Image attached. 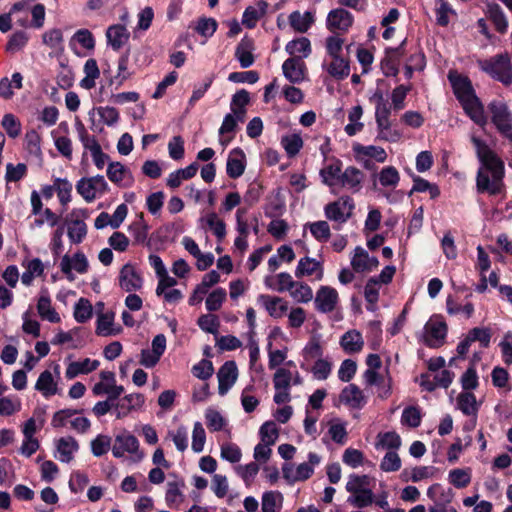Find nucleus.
I'll return each mask as SVG.
<instances>
[{"instance_id": "nucleus-31", "label": "nucleus", "mask_w": 512, "mask_h": 512, "mask_svg": "<svg viewBox=\"0 0 512 512\" xmlns=\"http://www.w3.org/2000/svg\"><path fill=\"white\" fill-rule=\"evenodd\" d=\"M79 449L77 441L73 437H62L57 443L58 459L61 462L69 463L73 459V454Z\"/></svg>"}, {"instance_id": "nucleus-55", "label": "nucleus", "mask_w": 512, "mask_h": 512, "mask_svg": "<svg viewBox=\"0 0 512 512\" xmlns=\"http://www.w3.org/2000/svg\"><path fill=\"white\" fill-rule=\"evenodd\" d=\"M365 300L370 304L367 306V309L370 311H374V305L379 299V289H378V279L370 278L364 289Z\"/></svg>"}, {"instance_id": "nucleus-7", "label": "nucleus", "mask_w": 512, "mask_h": 512, "mask_svg": "<svg viewBox=\"0 0 512 512\" xmlns=\"http://www.w3.org/2000/svg\"><path fill=\"white\" fill-rule=\"evenodd\" d=\"M425 343L432 348L439 347L443 344L447 334V325L438 318L430 319L424 327Z\"/></svg>"}, {"instance_id": "nucleus-43", "label": "nucleus", "mask_w": 512, "mask_h": 512, "mask_svg": "<svg viewBox=\"0 0 512 512\" xmlns=\"http://www.w3.org/2000/svg\"><path fill=\"white\" fill-rule=\"evenodd\" d=\"M347 498V502L359 509L370 506L374 503V494L372 490H362L359 492H351Z\"/></svg>"}, {"instance_id": "nucleus-51", "label": "nucleus", "mask_w": 512, "mask_h": 512, "mask_svg": "<svg viewBox=\"0 0 512 512\" xmlns=\"http://www.w3.org/2000/svg\"><path fill=\"white\" fill-rule=\"evenodd\" d=\"M167 437L175 444L178 451L183 452L188 447V432L186 427L179 426L176 430L168 431Z\"/></svg>"}, {"instance_id": "nucleus-28", "label": "nucleus", "mask_w": 512, "mask_h": 512, "mask_svg": "<svg viewBox=\"0 0 512 512\" xmlns=\"http://www.w3.org/2000/svg\"><path fill=\"white\" fill-rule=\"evenodd\" d=\"M99 364L98 360H91L89 358L83 361L71 362L66 369L65 376L67 379H73L79 374H87L96 370Z\"/></svg>"}, {"instance_id": "nucleus-58", "label": "nucleus", "mask_w": 512, "mask_h": 512, "mask_svg": "<svg viewBox=\"0 0 512 512\" xmlns=\"http://www.w3.org/2000/svg\"><path fill=\"white\" fill-rule=\"evenodd\" d=\"M313 237L320 242H327L331 236L329 224L326 221H316L309 224Z\"/></svg>"}, {"instance_id": "nucleus-9", "label": "nucleus", "mask_w": 512, "mask_h": 512, "mask_svg": "<svg viewBox=\"0 0 512 512\" xmlns=\"http://www.w3.org/2000/svg\"><path fill=\"white\" fill-rule=\"evenodd\" d=\"M460 103L473 122L479 126L486 125L487 117L484 113V106L475 94L467 93Z\"/></svg>"}, {"instance_id": "nucleus-37", "label": "nucleus", "mask_w": 512, "mask_h": 512, "mask_svg": "<svg viewBox=\"0 0 512 512\" xmlns=\"http://www.w3.org/2000/svg\"><path fill=\"white\" fill-rule=\"evenodd\" d=\"M340 344L347 353L359 352L363 347V338L360 332L350 330L341 337Z\"/></svg>"}, {"instance_id": "nucleus-53", "label": "nucleus", "mask_w": 512, "mask_h": 512, "mask_svg": "<svg viewBox=\"0 0 512 512\" xmlns=\"http://www.w3.org/2000/svg\"><path fill=\"white\" fill-rule=\"evenodd\" d=\"M55 187L60 203L66 206L71 201L72 184L67 179L55 178Z\"/></svg>"}, {"instance_id": "nucleus-34", "label": "nucleus", "mask_w": 512, "mask_h": 512, "mask_svg": "<svg viewBox=\"0 0 512 512\" xmlns=\"http://www.w3.org/2000/svg\"><path fill=\"white\" fill-rule=\"evenodd\" d=\"M85 77L80 81V86L84 89L90 90L95 87L96 79L100 76V70L97 61L89 58L83 67Z\"/></svg>"}, {"instance_id": "nucleus-21", "label": "nucleus", "mask_w": 512, "mask_h": 512, "mask_svg": "<svg viewBox=\"0 0 512 512\" xmlns=\"http://www.w3.org/2000/svg\"><path fill=\"white\" fill-rule=\"evenodd\" d=\"M341 166L342 163L339 160H335L334 162L323 167L319 172L322 182L330 187L332 192H336V188H338V184L343 172L341 170Z\"/></svg>"}, {"instance_id": "nucleus-1", "label": "nucleus", "mask_w": 512, "mask_h": 512, "mask_svg": "<svg viewBox=\"0 0 512 512\" xmlns=\"http://www.w3.org/2000/svg\"><path fill=\"white\" fill-rule=\"evenodd\" d=\"M471 142L481 164L476 176L477 191L489 195L501 194L504 189L503 161L480 138L472 136Z\"/></svg>"}, {"instance_id": "nucleus-11", "label": "nucleus", "mask_w": 512, "mask_h": 512, "mask_svg": "<svg viewBox=\"0 0 512 512\" xmlns=\"http://www.w3.org/2000/svg\"><path fill=\"white\" fill-rule=\"evenodd\" d=\"M119 286L126 292H133L141 289L143 279L136 268L130 264H125L119 272Z\"/></svg>"}, {"instance_id": "nucleus-24", "label": "nucleus", "mask_w": 512, "mask_h": 512, "mask_svg": "<svg viewBox=\"0 0 512 512\" xmlns=\"http://www.w3.org/2000/svg\"><path fill=\"white\" fill-rule=\"evenodd\" d=\"M267 8L268 3L264 0L258 1L254 6H248L243 13V25L249 29L254 28L257 21L266 14Z\"/></svg>"}, {"instance_id": "nucleus-64", "label": "nucleus", "mask_w": 512, "mask_h": 512, "mask_svg": "<svg viewBox=\"0 0 512 512\" xmlns=\"http://www.w3.org/2000/svg\"><path fill=\"white\" fill-rule=\"evenodd\" d=\"M207 427L210 431H220L224 427L226 421L223 416L214 409H207L205 412Z\"/></svg>"}, {"instance_id": "nucleus-46", "label": "nucleus", "mask_w": 512, "mask_h": 512, "mask_svg": "<svg viewBox=\"0 0 512 512\" xmlns=\"http://www.w3.org/2000/svg\"><path fill=\"white\" fill-rule=\"evenodd\" d=\"M371 478L368 475L351 474L346 483L347 492H359L362 490H372L370 486Z\"/></svg>"}, {"instance_id": "nucleus-60", "label": "nucleus", "mask_w": 512, "mask_h": 512, "mask_svg": "<svg viewBox=\"0 0 512 512\" xmlns=\"http://www.w3.org/2000/svg\"><path fill=\"white\" fill-rule=\"evenodd\" d=\"M410 90L411 86L405 85H399L393 89L391 94V105L394 110L399 111L405 107V98Z\"/></svg>"}, {"instance_id": "nucleus-36", "label": "nucleus", "mask_w": 512, "mask_h": 512, "mask_svg": "<svg viewBox=\"0 0 512 512\" xmlns=\"http://www.w3.org/2000/svg\"><path fill=\"white\" fill-rule=\"evenodd\" d=\"M252 42L248 39H242L235 50V57L239 61L242 68H248L254 63L252 54Z\"/></svg>"}, {"instance_id": "nucleus-29", "label": "nucleus", "mask_w": 512, "mask_h": 512, "mask_svg": "<svg viewBox=\"0 0 512 512\" xmlns=\"http://www.w3.org/2000/svg\"><path fill=\"white\" fill-rule=\"evenodd\" d=\"M35 389L45 398H49L58 393L57 383L54 381L53 375L49 370H45L39 375Z\"/></svg>"}, {"instance_id": "nucleus-10", "label": "nucleus", "mask_w": 512, "mask_h": 512, "mask_svg": "<svg viewBox=\"0 0 512 512\" xmlns=\"http://www.w3.org/2000/svg\"><path fill=\"white\" fill-rule=\"evenodd\" d=\"M238 377V369L234 361H226L218 370V392L221 396L227 392L235 384Z\"/></svg>"}, {"instance_id": "nucleus-32", "label": "nucleus", "mask_w": 512, "mask_h": 512, "mask_svg": "<svg viewBox=\"0 0 512 512\" xmlns=\"http://www.w3.org/2000/svg\"><path fill=\"white\" fill-rule=\"evenodd\" d=\"M285 50L293 57L307 58L311 54V43L306 37H300L289 41L286 44Z\"/></svg>"}, {"instance_id": "nucleus-16", "label": "nucleus", "mask_w": 512, "mask_h": 512, "mask_svg": "<svg viewBox=\"0 0 512 512\" xmlns=\"http://www.w3.org/2000/svg\"><path fill=\"white\" fill-rule=\"evenodd\" d=\"M283 75L291 83H301L305 78L306 65L300 57H290L282 64Z\"/></svg>"}, {"instance_id": "nucleus-6", "label": "nucleus", "mask_w": 512, "mask_h": 512, "mask_svg": "<svg viewBox=\"0 0 512 512\" xmlns=\"http://www.w3.org/2000/svg\"><path fill=\"white\" fill-rule=\"evenodd\" d=\"M354 209L353 200L350 197H342L337 201L331 202L325 206V216L339 224L345 223Z\"/></svg>"}, {"instance_id": "nucleus-61", "label": "nucleus", "mask_w": 512, "mask_h": 512, "mask_svg": "<svg viewBox=\"0 0 512 512\" xmlns=\"http://www.w3.org/2000/svg\"><path fill=\"white\" fill-rule=\"evenodd\" d=\"M281 143L289 156H295L303 146L302 138L297 134L282 137Z\"/></svg>"}, {"instance_id": "nucleus-59", "label": "nucleus", "mask_w": 512, "mask_h": 512, "mask_svg": "<svg viewBox=\"0 0 512 512\" xmlns=\"http://www.w3.org/2000/svg\"><path fill=\"white\" fill-rule=\"evenodd\" d=\"M226 298V291L223 288L213 290L206 298V309L209 312L217 311L221 308L223 301Z\"/></svg>"}, {"instance_id": "nucleus-25", "label": "nucleus", "mask_w": 512, "mask_h": 512, "mask_svg": "<svg viewBox=\"0 0 512 512\" xmlns=\"http://www.w3.org/2000/svg\"><path fill=\"white\" fill-rule=\"evenodd\" d=\"M317 272V279L321 280L323 277V269L321 263L314 258L303 257L299 260L295 270V276L301 278L303 276H310Z\"/></svg>"}, {"instance_id": "nucleus-23", "label": "nucleus", "mask_w": 512, "mask_h": 512, "mask_svg": "<svg viewBox=\"0 0 512 512\" xmlns=\"http://www.w3.org/2000/svg\"><path fill=\"white\" fill-rule=\"evenodd\" d=\"M245 155L240 148L231 150L226 164V172L230 178H239L245 170Z\"/></svg>"}, {"instance_id": "nucleus-47", "label": "nucleus", "mask_w": 512, "mask_h": 512, "mask_svg": "<svg viewBox=\"0 0 512 512\" xmlns=\"http://www.w3.org/2000/svg\"><path fill=\"white\" fill-rule=\"evenodd\" d=\"M355 152L358 155H362L371 159H375L379 163H383L387 159V153L386 151L379 146L369 145V146H362L359 145L355 147Z\"/></svg>"}, {"instance_id": "nucleus-30", "label": "nucleus", "mask_w": 512, "mask_h": 512, "mask_svg": "<svg viewBox=\"0 0 512 512\" xmlns=\"http://www.w3.org/2000/svg\"><path fill=\"white\" fill-rule=\"evenodd\" d=\"M289 23L295 31L305 33L314 23V14L310 11H306L303 14L299 11H294L289 15Z\"/></svg>"}, {"instance_id": "nucleus-35", "label": "nucleus", "mask_w": 512, "mask_h": 512, "mask_svg": "<svg viewBox=\"0 0 512 512\" xmlns=\"http://www.w3.org/2000/svg\"><path fill=\"white\" fill-rule=\"evenodd\" d=\"M114 323V313L113 312H107L100 314L97 318V325H96V334L99 336H111V335H117L121 328H113Z\"/></svg>"}, {"instance_id": "nucleus-8", "label": "nucleus", "mask_w": 512, "mask_h": 512, "mask_svg": "<svg viewBox=\"0 0 512 512\" xmlns=\"http://www.w3.org/2000/svg\"><path fill=\"white\" fill-rule=\"evenodd\" d=\"M339 301L338 292L335 288L330 286H321L314 299V305L317 311L321 313L332 312Z\"/></svg>"}, {"instance_id": "nucleus-52", "label": "nucleus", "mask_w": 512, "mask_h": 512, "mask_svg": "<svg viewBox=\"0 0 512 512\" xmlns=\"http://www.w3.org/2000/svg\"><path fill=\"white\" fill-rule=\"evenodd\" d=\"M21 401L17 396H7L0 398V416H11L20 411Z\"/></svg>"}, {"instance_id": "nucleus-45", "label": "nucleus", "mask_w": 512, "mask_h": 512, "mask_svg": "<svg viewBox=\"0 0 512 512\" xmlns=\"http://www.w3.org/2000/svg\"><path fill=\"white\" fill-rule=\"evenodd\" d=\"M75 127L78 134V138L85 150H89L91 153H93V151L101 147L98 141L96 140L95 136H92L87 132L82 122L78 121L75 124Z\"/></svg>"}, {"instance_id": "nucleus-63", "label": "nucleus", "mask_w": 512, "mask_h": 512, "mask_svg": "<svg viewBox=\"0 0 512 512\" xmlns=\"http://www.w3.org/2000/svg\"><path fill=\"white\" fill-rule=\"evenodd\" d=\"M198 326L205 332L216 335L219 328V319L213 314H204L198 318Z\"/></svg>"}, {"instance_id": "nucleus-3", "label": "nucleus", "mask_w": 512, "mask_h": 512, "mask_svg": "<svg viewBox=\"0 0 512 512\" xmlns=\"http://www.w3.org/2000/svg\"><path fill=\"white\" fill-rule=\"evenodd\" d=\"M488 109L491 113V121L497 131L512 142V112L503 101L494 100L489 103Z\"/></svg>"}, {"instance_id": "nucleus-54", "label": "nucleus", "mask_w": 512, "mask_h": 512, "mask_svg": "<svg viewBox=\"0 0 512 512\" xmlns=\"http://www.w3.org/2000/svg\"><path fill=\"white\" fill-rule=\"evenodd\" d=\"M379 182L384 187L397 186L400 176L397 169L393 166L384 167L379 173Z\"/></svg>"}, {"instance_id": "nucleus-48", "label": "nucleus", "mask_w": 512, "mask_h": 512, "mask_svg": "<svg viewBox=\"0 0 512 512\" xmlns=\"http://www.w3.org/2000/svg\"><path fill=\"white\" fill-rule=\"evenodd\" d=\"M74 318L78 323H85L92 317V305L86 298H80L74 307Z\"/></svg>"}, {"instance_id": "nucleus-49", "label": "nucleus", "mask_w": 512, "mask_h": 512, "mask_svg": "<svg viewBox=\"0 0 512 512\" xmlns=\"http://www.w3.org/2000/svg\"><path fill=\"white\" fill-rule=\"evenodd\" d=\"M364 381L367 385H378L383 387V391L379 394L381 398H386L390 394V384L384 385V379L381 375H379L376 370L367 369L364 372Z\"/></svg>"}, {"instance_id": "nucleus-17", "label": "nucleus", "mask_w": 512, "mask_h": 512, "mask_svg": "<svg viewBox=\"0 0 512 512\" xmlns=\"http://www.w3.org/2000/svg\"><path fill=\"white\" fill-rule=\"evenodd\" d=\"M145 402L141 393H132L120 398L115 405L116 417L121 419L127 416L132 410L140 409Z\"/></svg>"}, {"instance_id": "nucleus-41", "label": "nucleus", "mask_w": 512, "mask_h": 512, "mask_svg": "<svg viewBox=\"0 0 512 512\" xmlns=\"http://www.w3.org/2000/svg\"><path fill=\"white\" fill-rule=\"evenodd\" d=\"M265 284L267 287L274 289L280 293L288 291L296 285V281L293 280L292 276L287 272H281L276 275V285L271 283V278L266 277Z\"/></svg>"}, {"instance_id": "nucleus-62", "label": "nucleus", "mask_w": 512, "mask_h": 512, "mask_svg": "<svg viewBox=\"0 0 512 512\" xmlns=\"http://www.w3.org/2000/svg\"><path fill=\"white\" fill-rule=\"evenodd\" d=\"M111 447V438L107 435H98L91 441V451L94 456L100 457L106 454Z\"/></svg>"}, {"instance_id": "nucleus-44", "label": "nucleus", "mask_w": 512, "mask_h": 512, "mask_svg": "<svg viewBox=\"0 0 512 512\" xmlns=\"http://www.w3.org/2000/svg\"><path fill=\"white\" fill-rule=\"evenodd\" d=\"M67 235L72 243L79 244L87 235V225L83 220H72L68 226Z\"/></svg>"}, {"instance_id": "nucleus-15", "label": "nucleus", "mask_w": 512, "mask_h": 512, "mask_svg": "<svg viewBox=\"0 0 512 512\" xmlns=\"http://www.w3.org/2000/svg\"><path fill=\"white\" fill-rule=\"evenodd\" d=\"M60 268L67 278L72 281L74 280L72 269L80 274L86 273L88 270V261L82 252L75 253L72 258L66 254L62 257Z\"/></svg>"}, {"instance_id": "nucleus-18", "label": "nucleus", "mask_w": 512, "mask_h": 512, "mask_svg": "<svg viewBox=\"0 0 512 512\" xmlns=\"http://www.w3.org/2000/svg\"><path fill=\"white\" fill-rule=\"evenodd\" d=\"M107 177L119 186H131L134 182L131 171L120 162H110L107 167Z\"/></svg>"}, {"instance_id": "nucleus-12", "label": "nucleus", "mask_w": 512, "mask_h": 512, "mask_svg": "<svg viewBox=\"0 0 512 512\" xmlns=\"http://www.w3.org/2000/svg\"><path fill=\"white\" fill-rule=\"evenodd\" d=\"M364 178L365 175L360 169L354 166H348L342 172L338 187L353 194L358 193L362 189Z\"/></svg>"}, {"instance_id": "nucleus-33", "label": "nucleus", "mask_w": 512, "mask_h": 512, "mask_svg": "<svg viewBox=\"0 0 512 512\" xmlns=\"http://www.w3.org/2000/svg\"><path fill=\"white\" fill-rule=\"evenodd\" d=\"M457 408L466 416L476 417L479 405L477 404L476 397L471 392H462L457 397Z\"/></svg>"}, {"instance_id": "nucleus-38", "label": "nucleus", "mask_w": 512, "mask_h": 512, "mask_svg": "<svg viewBox=\"0 0 512 512\" xmlns=\"http://www.w3.org/2000/svg\"><path fill=\"white\" fill-rule=\"evenodd\" d=\"M327 72L336 80H343L349 76L350 65L348 60L343 57H333L331 63L326 68Z\"/></svg>"}, {"instance_id": "nucleus-14", "label": "nucleus", "mask_w": 512, "mask_h": 512, "mask_svg": "<svg viewBox=\"0 0 512 512\" xmlns=\"http://www.w3.org/2000/svg\"><path fill=\"white\" fill-rule=\"evenodd\" d=\"M139 450L138 439L128 433H122L115 437L114 444L112 447V454L116 458H121L125 453L136 454Z\"/></svg>"}, {"instance_id": "nucleus-57", "label": "nucleus", "mask_w": 512, "mask_h": 512, "mask_svg": "<svg viewBox=\"0 0 512 512\" xmlns=\"http://www.w3.org/2000/svg\"><path fill=\"white\" fill-rule=\"evenodd\" d=\"M401 423L411 428H417L421 424L420 410L415 406H409L402 412Z\"/></svg>"}, {"instance_id": "nucleus-56", "label": "nucleus", "mask_w": 512, "mask_h": 512, "mask_svg": "<svg viewBox=\"0 0 512 512\" xmlns=\"http://www.w3.org/2000/svg\"><path fill=\"white\" fill-rule=\"evenodd\" d=\"M261 441L268 445H274L278 438V428L273 421H267L262 424L259 430Z\"/></svg>"}, {"instance_id": "nucleus-19", "label": "nucleus", "mask_w": 512, "mask_h": 512, "mask_svg": "<svg viewBox=\"0 0 512 512\" xmlns=\"http://www.w3.org/2000/svg\"><path fill=\"white\" fill-rule=\"evenodd\" d=\"M379 265V261L374 256H369L366 250L357 246L351 259V266L356 272L372 271Z\"/></svg>"}, {"instance_id": "nucleus-27", "label": "nucleus", "mask_w": 512, "mask_h": 512, "mask_svg": "<svg viewBox=\"0 0 512 512\" xmlns=\"http://www.w3.org/2000/svg\"><path fill=\"white\" fill-rule=\"evenodd\" d=\"M108 44L118 51L129 39V32L126 27L121 24L110 26L106 31Z\"/></svg>"}, {"instance_id": "nucleus-40", "label": "nucleus", "mask_w": 512, "mask_h": 512, "mask_svg": "<svg viewBox=\"0 0 512 512\" xmlns=\"http://www.w3.org/2000/svg\"><path fill=\"white\" fill-rule=\"evenodd\" d=\"M283 496L278 491H267L262 495L261 510L263 512H279Z\"/></svg>"}, {"instance_id": "nucleus-2", "label": "nucleus", "mask_w": 512, "mask_h": 512, "mask_svg": "<svg viewBox=\"0 0 512 512\" xmlns=\"http://www.w3.org/2000/svg\"><path fill=\"white\" fill-rule=\"evenodd\" d=\"M478 66L493 79L505 86L512 84V65L507 53L497 54L489 59L479 60Z\"/></svg>"}, {"instance_id": "nucleus-22", "label": "nucleus", "mask_w": 512, "mask_h": 512, "mask_svg": "<svg viewBox=\"0 0 512 512\" xmlns=\"http://www.w3.org/2000/svg\"><path fill=\"white\" fill-rule=\"evenodd\" d=\"M37 311L39 316L51 323L60 322V316L52 307L51 298L47 289H41L37 302Z\"/></svg>"}, {"instance_id": "nucleus-5", "label": "nucleus", "mask_w": 512, "mask_h": 512, "mask_svg": "<svg viewBox=\"0 0 512 512\" xmlns=\"http://www.w3.org/2000/svg\"><path fill=\"white\" fill-rule=\"evenodd\" d=\"M108 189V184L102 175L83 177L76 184L77 192L89 203L106 193Z\"/></svg>"}, {"instance_id": "nucleus-4", "label": "nucleus", "mask_w": 512, "mask_h": 512, "mask_svg": "<svg viewBox=\"0 0 512 512\" xmlns=\"http://www.w3.org/2000/svg\"><path fill=\"white\" fill-rule=\"evenodd\" d=\"M392 105L388 102L375 105V121L377 124L378 137L380 139L397 142L401 138V133L391 130V121L389 119Z\"/></svg>"}, {"instance_id": "nucleus-26", "label": "nucleus", "mask_w": 512, "mask_h": 512, "mask_svg": "<svg viewBox=\"0 0 512 512\" xmlns=\"http://www.w3.org/2000/svg\"><path fill=\"white\" fill-rule=\"evenodd\" d=\"M258 299L263 303L271 317L281 318L288 310L287 303L280 297L261 294Z\"/></svg>"}, {"instance_id": "nucleus-50", "label": "nucleus", "mask_w": 512, "mask_h": 512, "mask_svg": "<svg viewBox=\"0 0 512 512\" xmlns=\"http://www.w3.org/2000/svg\"><path fill=\"white\" fill-rule=\"evenodd\" d=\"M290 295L299 303H307L313 299V291L311 287L302 282H296V285L290 291Z\"/></svg>"}, {"instance_id": "nucleus-20", "label": "nucleus", "mask_w": 512, "mask_h": 512, "mask_svg": "<svg viewBox=\"0 0 512 512\" xmlns=\"http://www.w3.org/2000/svg\"><path fill=\"white\" fill-rule=\"evenodd\" d=\"M340 402L353 408L361 409L366 404L363 392L355 384L344 387L339 395Z\"/></svg>"}, {"instance_id": "nucleus-13", "label": "nucleus", "mask_w": 512, "mask_h": 512, "mask_svg": "<svg viewBox=\"0 0 512 512\" xmlns=\"http://www.w3.org/2000/svg\"><path fill=\"white\" fill-rule=\"evenodd\" d=\"M352 24L353 15L343 8L333 9L327 15L326 25L330 31L346 32Z\"/></svg>"}, {"instance_id": "nucleus-39", "label": "nucleus", "mask_w": 512, "mask_h": 512, "mask_svg": "<svg viewBox=\"0 0 512 512\" xmlns=\"http://www.w3.org/2000/svg\"><path fill=\"white\" fill-rule=\"evenodd\" d=\"M487 15L499 33H504L507 31L508 21L503 10L498 4H489L487 6Z\"/></svg>"}, {"instance_id": "nucleus-42", "label": "nucleus", "mask_w": 512, "mask_h": 512, "mask_svg": "<svg viewBox=\"0 0 512 512\" xmlns=\"http://www.w3.org/2000/svg\"><path fill=\"white\" fill-rule=\"evenodd\" d=\"M376 449L383 448L396 451L401 446V438L396 432H385L377 435Z\"/></svg>"}]
</instances>
